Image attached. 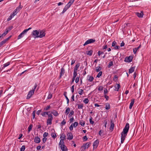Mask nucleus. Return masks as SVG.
<instances>
[{
	"instance_id": "obj_19",
	"label": "nucleus",
	"mask_w": 151,
	"mask_h": 151,
	"mask_svg": "<svg viewBox=\"0 0 151 151\" xmlns=\"http://www.w3.org/2000/svg\"><path fill=\"white\" fill-rule=\"evenodd\" d=\"M61 148L62 151H67L68 148L65 146L63 145V146H60Z\"/></svg>"
},
{
	"instance_id": "obj_28",
	"label": "nucleus",
	"mask_w": 151,
	"mask_h": 151,
	"mask_svg": "<svg viewBox=\"0 0 151 151\" xmlns=\"http://www.w3.org/2000/svg\"><path fill=\"white\" fill-rule=\"evenodd\" d=\"M70 111V108L69 107H68L66 109L65 114L66 115H67L69 113Z\"/></svg>"
},
{
	"instance_id": "obj_21",
	"label": "nucleus",
	"mask_w": 151,
	"mask_h": 151,
	"mask_svg": "<svg viewBox=\"0 0 151 151\" xmlns=\"http://www.w3.org/2000/svg\"><path fill=\"white\" fill-rule=\"evenodd\" d=\"M88 148V146H87V144H85L83 145L81 147V148H82V150L84 151L86 149Z\"/></svg>"
},
{
	"instance_id": "obj_2",
	"label": "nucleus",
	"mask_w": 151,
	"mask_h": 151,
	"mask_svg": "<svg viewBox=\"0 0 151 151\" xmlns=\"http://www.w3.org/2000/svg\"><path fill=\"white\" fill-rule=\"evenodd\" d=\"M39 31L37 30H33L32 33V36L35 38L39 37Z\"/></svg>"
},
{
	"instance_id": "obj_9",
	"label": "nucleus",
	"mask_w": 151,
	"mask_h": 151,
	"mask_svg": "<svg viewBox=\"0 0 151 151\" xmlns=\"http://www.w3.org/2000/svg\"><path fill=\"white\" fill-rule=\"evenodd\" d=\"M34 142L36 143H39L40 142V138L38 136L35 137L34 139Z\"/></svg>"
},
{
	"instance_id": "obj_58",
	"label": "nucleus",
	"mask_w": 151,
	"mask_h": 151,
	"mask_svg": "<svg viewBox=\"0 0 151 151\" xmlns=\"http://www.w3.org/2000/svg\"><path fill=\"white\" fill-rule=\"evenodd\" d=\"M116 42H115V41H113V43H112V47H114L116 45Z\"/></svg>"
},
{
	"instance_id": "obj_33",
	"label": "nucleus",
	"mask_w": 151,
	"mask_h": 151,
	"mask_svg": "<svg viewBox=\"0 0 151 151\" xmlns=\"http://www.w3.org/2000/svg\"><path fill=\"white\" fill-rule=\"evenodd\" d=\"M79 124H80L82 126H84L85 124V122L81 120L80 121Z\"/></svg>"
},
{
	"instance_id": "obj_15",
	"label": "nucleus",
	"mask_w": 151,
	"mask_h": 151,
	"mask_svg": "<svg viewBox=\"0 0 151 151\" xmlns=\"http://www.w3.org/2000/svg\"><path fill=\"white\" fill-rule=\"evenodd\" d=\"M94 79L93 77L92 76H88L87 77V80L90 82L92 81Z\"/></svg>"
},
{
	"instance_id": "obj_50",
	"label": "nucleus",
	"mask_w": 151,
	"mask_h": 151,
	"mask_svg": "<svg viewBox=\"0 0 151 151\" xmlns=\"http://www.w3.org/2000/svg\"><path fill=\"white\" fill-rule=\"evenodd\" d=\"M25 149V146L24 145L22 146L20 149V151H24Z\"/></svg>"
},
{
	"instance_id": "obj_64",
	"label": "nucleus",
	"mask_w": 151,
	"mask_h": 151,
	"mask_svg": "<svg viewBox=\"0 0 151 151\" xmlns=\"http://www.w3.org/2000/svg\"><path fill=\"white\" fill-rule=\"evenodd\" d=\"M47 139L45 137H44V138L42 139V141H43V143H45V142H46V141Z\"/></svg>"
},
{
	"instance_id": "obj_27",
	"label": "nucleus",
	"mask_w": 151,
	"mask_h": 151,
	"mask_svg": "<svg viewBox=\"0 0 151 151\" xmlns=\"http://www.w3.org/2000/svg\"><path fill=\"white\" fill-rule=\"evenodd\" d=\"M32 127H33V125L32 124H30L29 125V126L28 127V131H27V133H29V132H30V131L32 129Z\"/></svg>"
},
{
	"instance_id": "obj_11",
	"label": "nucleus",
	"mask_w": 151,
	"mask_h": 151,
	"mask_svg": "<svg viewBox=\"0 0 151 151\" xmlns=\"http://www.w3.org/2000/svg\"><path fill=\"white\" fill-rule=\"evenodd\" d=\"M45 35V33L44 32H43L42 31H40V32H39V37L40 38H42Z\"/></svg>"
},
{
	"instance_id": "obj_48",
	"label": "nucleus",
	"mask_w": 151,
	"mask_h": 151,
	"mask_svg": "<svg viewBox=\"0 0 151 151\" xmlns=\"http://www.w3.org/2000/svg\"><path fill=\"white\" fill-rule=\"evenodd\" d=\"M50 108V105L47 106L46 107L44 108V110L45 111H48Z\"/></svg>"
},
{
	"instance_id": "obj_10",
	"label": "nucleus",
	"mask_w": 151,
	"mask_h": 151,
	"mask_svg": "<svg viewBox=\"0 0 151 151\" xmlns=\"http://www.w3.org/2000/svg\"><path fill=\"white\" fill-rule=\"evenodd\" d=\"M65 70L63 68H62L61 69V71L60 73V76L59 78H60L62 76L64 75L65 73Z\"/></svg>"
},
{
	"instance_id": "obj_46",
	"label": "nucleus",
	"mask_w": 151,
	"mask_h": 151,
	"mask_svg": "<svg viewBox=\"0 0 151 151\" xmlns=\"http://www.w3.org/2000/svg\"><path fill=\"white\" fill-rule=\"evenodd\" d=\"M84 93L83 90V89H80V91H79L78 93L80 95H82Z\"/></svg>"
},
{
	"instance_id": "obj_25",
	"label": "nucleus",
	"mask_w": 151,
	"mask_h": 151,
	"mask_svg": "<svg viewBox=\"0 0 151 151\" xmlns=\"http://www.w3.org/2000/svg\"><path fill=\"white\" fill-rule=\"evenodd\" d=\"M10 64V62H9L3 65V66L2 67V70L5 67L8 66Z\"/></svg>"
},
{
	"instance_id": "obj_32",
	"label": "nucleus",
	"mask_w": 151,
	"mask_h": 151,
	"mask_svg": "<svg viewBox=\"0 0 151 151\" xmlns=\"http://www.w3.org/2000/svg\"><path fill=\"white\" fill-rule=\"evenodd\" d=\"M24 34L22 32L18 36L17 39L19 40L21 39V38L24 35Z\"/></svg>"
},
{
	"instance_id": "obj_13",
	"label": "nucleus",
	"mask_w": 151,
	"mask_h": 151,
	"mask_svg": "<svg viewBox=\"0 0 151 151\" xmlns=\"http://www.w3.org/2000/svg\"><path fill=\"white\" fill-rule=\"evenodd\" d=\"M99 140L98 139H97L96 141H95L93 143V146L94 147H96V148L98 147L99 145Z\"/></svg>"
},
{
	"instance_id": "obj_23",
	"label": "nucleus",
	"mask_w": 151,
	"mask_h": 151,
	"mask_svg": "<svg viewBox=\"0 0 151 151\" xmlns=\"http://www.w3.org/2000/svg\"><path fill=\"white\" fill-rule=\"evenodd\" d=\"M80 65V64L79 63H78L75 66L74 68V70L77 71L78 69V68L79 67Z\"/></svg>"
},
{
	"instance_id": "obj_26",
	"label": "nucleus",
	"mask_w": 151,
	"mask_h": 151,
	"mask_svg": "<svg viewBox=\"0 0 151 151\" xmlns=\"http://www.w3.org/2000/svg\"><path fill=\"white\" fill-rule=\"evenodd\" d=\"M141 45H139L138 47L133 49V52L134 54H136L137 50L140 47Z\"/></svg>"
},
{
	"instance_id": "obj_14",
	"label": "nucleus",
	"mask_w": 151,
	"mask_h": 151,
	"mask_svg": "<svg viewBox=\"0 0 151 151\" xmlns=\"http://www.w3.org/2000/svg\"><path fill=\"white\" fill-rule=\"evenodd\" d=\"M59 146H63V145L65 146L63 139H61L60 142H59Z\"/></svg>"
},
{
	"instance_id": "obj_47",
	"label": "nucleus",
	"mask_w": 151,
	"mask_h": 151,
	"mask_svg": "<svg viewBox=\"0 0 151 151\" xmlns=\"http://www.w3.org/2000/svg\"><path fill=\"white\" fill-rule=\"evenodd\" d=\"M73 127H76L78 125V123L77 122H75L73 124H72Z\"/></svg>"
},
{
	"instance_id": "obj_54",
	"label": "nucleus",
	"mask_w": 151,
	"mask_h": 151,
	"mask_svg": "<svg viewBox=\"0 0 151 151\" xmlns=\"http://www.w3.org/2000/svg\"><path fill=\"white\" fill-rule=\"evenodd\" d=\"M118 77L117 75H115L114 78V80L116 81L117 80Z\"/></svg>"
},
{
	"instance_id": "obj_17",
	"label": "nucleus",
	"mask_w": 151,
	"mask_h": 151,
	"mask_svg": "<svg viewBox=\"0 0 151 151\" xmlns=\"http://www.w3.org/2000/svg\"><path fill=\"white\" fill-rule=\"evenodd\" d=\"M93 50H90L89 51H87L86 52V53L87 55H88L89 56H91L93 54Z\"/></svg>"
},
{
	"instance_id": "obj_36",
	"label": "nucleus",
	"mask_w": 151,
	"mask_h": 151,
	"mask_svg": "<svg viewBox=\"0 0 151 151\" xmlns=\"http://www.w3.org/2000/svg\"><path fill=\"white\" fill-rule=\"evenodd\" d=\"M66 136L65 135L64 133H63L60 136V138H62L63 139V140L65 139H66Z\"/></svg>"
},
{
	"instance_id": "obj_44",
	"label": "nucleus",
	"mask_w": 151,
	"mask_h": 151,
	"mask_svg": "<svg viewBox=\"0 0 151 151\" xmlns=\"http://www.w3.org/2000/svg\"><path fill=\"white\" fill-rule=\"evenodd\" d=\"M89 122L90 124H93L94 123V121L92 120V118L91 116H90Z\"/></svg>"
},
{
	"instance_id": "obj_45",
	"label": "nucleus",
	"mask_w": 151,
	"mask_h": 151,
	"mask_svg": "<svg viewBox=\"0 0 151 151\" xmlns=\"http://www.w3.org/2000/svg\"><path fill=\"white\" fill-rule=\"evenodd\" d=\"M102 71H100L97 75L96 77L97 78L100 77V76H101L102 75Z\"/></svg>"
},
{
	"instance_id": "obj_43",
	"label": "nucleus",
	"mask_w": 151,
	"mask_h": 151,
	"mask_svg": "<svg viewBox=\"0 0 151 151\" xmlns=\"http://www.w3.org/2000/svg\"><path fill=\"white\" fill-rule=\"evenodd\" d=\"M83 107V104H78V109H82V108Z\"/></svg>"
},
{
	"instance_id": "obj_53",
	"label": "nucleus",
	"mask_w": 151,
	"mask_h": 151,
	"mask_svg": "<svg viewBox=\"0 0 151 151\" xmlns=\"http://www.w3.org/2000/svg\"><path fill=\"white\" fill-rule=\"evenodd\" d=\"M48 135V133L47 132H44L43 134V136L44 137H47V136Z\"/></svg>"
},
{
	"instance_id": "obj_61",
	"label": "nucleus",
	"mask_w": 151,
	"mask_h": 151,
	"mask_svg": "<svg viewBox=\"0 0 151 151\" xmlns=\"http://www.w3.org/2000/svg\"><path fill=\"white\" fill-rule=\"evenodd\" d=\"M74 85H73L72 86L71 88V91L73 93L74 92Z\"/></svg>"
},
{
	"instance_id": "obj_57",
	"label": "nucleus",
	"mask_w": 151,
	"mask_h": 151,
	"mask_svg": "<svg viewBox=\"0 0 151 151\" xmlns=\"http://www.w3.org/2000/svg\"><path fill=\"white\" fill-rule=\"evenodd\" d=\"M52 94H51V93L49 94L48 95V97H47V99H50L52 98Z\"/></svg>"
},
{
	"instance_id": "obj_55",
	"label": "nucleus",
	"mask_w": 151,
	"mask_h": 151,
	"mask_svg": "<svg viewBox=\"0 0 151 151\" xmlns=\"http://www.w3.org/2000/svg\"><path fill=\"white\" fill-rule=\"evenodd\" d=\"M74 120V118L73 117H72L69 120V123H71Z\"/></svg>"
},
{
	"instance_id": "obj_18",
	"label": "nucleus",
	"mask_w": 151,
	"mask_h": 151,
	"mask_svg": "<svg viewBox=\"0 0 151 151\" xmlns=\"http://www.w3.org/2000/svg\"><path fill=\"white\" fill-rule=\"evenodd\" d=\"M135 67H133L130 68L129 70L128 73L129 74L131 73H133L134 70L135 68Z\"/></svg>"
},
{
	"instance_id": "obj_34",
	"label": "nucleus",
	"mask_w": 151,
	"mask_h": 151,
	"mask_svg": "<svg viewBox=\"0 0 151 151\" xmlns=\"http://www.w3.org/2000/svg\"><path fill=\"white\" fill-rule=\"evenodd\" d=\"M51 135L52 137L54 139H55L56 137L57 136L55 133H51Z\"/></svg>"
},
{
	"instance_id": "obj_59",
	"label": "nucleus",
	"mask_w": 151,
	"mask_h": 151,
	"mask_svg": "<svg viewBox=\"0 0 151 151\" xmlns=\"http://www.w3.org/2000/svg\"><path fill=\"white\" fill-rule=\"evenodd\" d=\"M35 111H34L32 113V116H33V119H34L35 118Z\"/></svg>"
},
{
	"instance_id": "obj_42",
	"label": "nucleus",
	"mask_w": 151,
	"mask_h": 151,
	"mask_svg": "<svg viewBox=\"0 0 151 151\" xmlns=\"http://www.w3.org/2000/svg\"><path fill=\"white\" fill-rule=\"evenodd\" d=\"M74 1L75 0H70L69 1L68 3V5H70V6H71L74 2Z\"/></svg>"
},
{
	"instance_id": "obj_1",
	"label": "nucleus",
	"mask_w": 151,
	"mask_h": 151,
	"mask_svg": "<svg viewBox=\"0 0 151 151\" xmlns=\"http://www.w3.org/2000/svg\"><path fill=\"white\" fill-rule=\"evenodd\" d=\"M129 127V124L128 123H126L125 127L124 128L123 131L121 133V143H123L127 135Z\"/></svg>"
},
{
	"instance_id": "obj_37",
	"label": "nucleus",
	"mask_w": 151,
	"mask_h": 151,
	"mask_svg": "<svg viewBox=\"0 0 151 151\" xmlns=\"http://www.w3.org/2000/svg\"><path fill=\"white\" fill-rule=\"evenodd\" d=\"M8 30H6L5 32H4L1 36V37H4L8 33Z\"/></svg>"
},
{
	"instance_id": "obj_51",
	"label": "nucleus",
	"mask_w": 151,
	"mask_h": 151,
	"mask_svg": "<svg viewBox=\"0 0 151 151\" xmlns=\"http://www.w3.org/2000/svg\"><path fill=\"white\" fill-rule=\"evenodd\" d=\"M84 103L86 104L88 103L89 101L88 99L87 98L85 99L83 101Z\"/></svg>"
},
{
	"instance_id": "obj_49",
	"label": "nucleus",
	"mask_w": 151,
	"mask_h": 151,
	"mask_svg": "<svg viewBox=\"0 0 151 151\" xmlns=\"http://www.w3.org/2000/svg\"><path fill=\"white\" fill-rule=\"evenodd\" d=\"M37 84L36 83H35V85L34 86L33 88H32V91H34V92L35 89L37 88Z\"/></svg>"
},
{
	"instance_id": "obj_12",
	"label": "nucleus",
	"mask_w": 151,
	"mask_h": 151,
	"mask_svg": "<svg viewBox=\"0 0 151 151\" xmlns=\"http://www.w3.org/2000/svg\"><path fill=\"white\" fill-rule=\"evenodd\" d=\"M114 123L112 122V121L111 120V125L110 127L109 128V129L111 131H112L114 129Z\"/></svg>"
},
{
	"instance_id": "obj_56",
	"label": "nucleus",
	"mask_w": 151,
	"mask_h": 151,
	"mask_svg": "<svg viewBox=\"0 0 151 151\" xmlns=\"http://www.w3.org/2000/svg\"><path fill=\"white\" fill-rule=\"evenodd\" d=\"M98 56H100L101 54H103L104 53L103 51H98Z\"/></svg>"
},
{
	"instance_id": "obj_16",
	"label": "nucleus",
	"mask_w": 151,
	"mask_h": 151,
	"mask_svg": "<svg viewBox=\"0 0 151 151\" xmlns=\"http://www.w3.org/2000/svg\"><path fill=\"white\" fill-rule=\"evenodd\" d=\"M134 99H132L131 100V102L130 103L129 106V109H132V106L134 105Z\"/></svg>"
},
{
	"instance_id": "obj_4",
	"label": "nucleus",
	"mask_w": 151,
	"mask_h": 151,
	"mask_svg": "<svg viewBox=\"0 0 151 151\" xmlns=\"http://www.w3.org/2000/svg\"><path fill=\"white\" fill-rule=\"evenodd\" d=\"M132 59L133 57L132 56H127L125 58L124 61L126 62H130L132 61Z\"/></svg>"
},
{
	"instance_id": "obj_22",
	"label": "nucleus",
	"mask_w": 151,
	"mask_h": 151,
	"mask_svg": "<svg viewBox=\"0 0 151 151\" xmlns=\"http://www.w3.org/2000/svg\"><path fill=\"white\" fill-rule=\"evenodd\" d=\"M116 85L115 86V89L114 90L115 91H118L119 88H120V85L119 84H116Z\"/></svg>"
},
{
	"instance_id": "obj_31",
	"label": "nucleus",
	"mask_w": 151,
	"mask_h": 151,
	"mask_svg": "<svg viewBox=\"0 0 151 151\" xmlns=\"http://www.w3.org/2000/svg\"><path fill=\"white\" fill-rule=\"evenodd\" d=\"M74 111L73 110H71L69 114L68 115V117H71V116L72 115H73L74 114Z\"/></svg>"
},
{
	"instance_id": "obj_3",
	"label": "nucleus",
	"mask_w": 151,
	"mask_h": 151,
	"mask_svg": "<svg viewBox=\"0 0 151 151\" xmlns=\"http://www.w3.org/2000/svg\"><path fill=\"white\" fill-rule=\"evenodd\" d=\"M96 41L95 39H90L87 40L84 44L83 46H85L88 44L92 43Z\"/></svg>"
},
{
	"instance_id": "obj_20",
	"label": "nucleus",
	"mask_w": 151,
	"mask_h": 151,
	"mask_svg": "<svg viewBox=\"0 0 151 151\" xmlns=\"http://www.w3.org/2000/svg\"><path fill=\"white\" fill-rule=\"evenodd\" d=\"M53 119L48 118L47 119V125H51L52 124V121Z\"/></svg>"
},
{
	"instance_id": "obj_41",
	"label": "nucleus",
	"mask_w": 151,
	"mask_h": 151,
	"mask_svg": "<svg viewBox=\"0 0 151 151\" xmlns=\"http://www.w3.org/2000/svg\"><path fill=\"white\" fill-rule=\"evenodd\" d=\"M103 87L102 86H98V89L99 91H101L103 90Z\"/></svg>"
},
{
	"instance_id": "obj_30",
	"label": "nucleus",
	"mask_w": 151,
	"mask_h": 151,
	"mask_svg": "<svg viewBox=\"0 0 151 151\" xmlns=\"http://www.w3.org/2000/svg\"><path fill=\"white\" fill-rule=\"evenodd\" d=\"M31 29H32L31 27H29L27 29H25L22 32V33L23 34H24V35L29 30Z\"/></svg>"
},
{
	"instance_id": "obj_5",
	"label": "nucleus",
	"mask_w": 151,
	"mask_h": 151,
	"mask_svg": "<svg viewBox=\"0 0 151 151\" xmlns=\"http://www.w3.org/2000/svg\"><path fill=\"white\" fill-rule=\"evenodd\" d=\"M136 15L139 18H142L143 16V11H141L140 12H136L135 13Z\"/></svg>"
},
{
	"instance_id": "obj_40",
	"label": "nucleus",
	"mask_w": 151,
	"mask_h": 151,
	"mask_svg": "<svg viewBox=\"0 0 151 151\" xmlns=\"http://www.w3.org/2000/svg\"><path fill=\"white\" fill-rule=\"evenodd\" d=\"M113 65V62L112 61H110L109 63V64L108 65V68H110L111 66Z\"/></svg>"
},
{
	"instance_id": "obj_7",
	"label": "nucleus",
	"mask_w": 151,
	"mask_h": 151,
	"mask_svg": "<svg viewBox=\"0 0 151 151\" xmlns=\"http://www.w3.org/2000/svg\"><path fill=\"white\" fill-rule=\"evenodd\" d=\"M34 93V91H32V90L30 91L28 93L27 95V99H28L30 98L32 95Z\"/></svg>"
},
{
	"instance_id": "obj_62",
	"label": "nucleus",
	"mask_w": 151,
	"mask_h": 151,
	"mask_svg": "<svg viewBox=\"0 0 151 151\" xmlns=\"http://www.w3.org/2000/svg\"><path fill=\"white\" fill-rule=\"evenodd\" d=\"M48 118L53 119V116L52 114H50L48 115Z\"/></svg>"
},
{
	"instance_id": "obj_52",
	"label": "nucleus",
	"mask_w": 151,
	"mask_h": 151,
	"mask_svg": "<svg viewBox=\"0 0 151 151\" xmlns=\"http://www.w3.org/2000/svg\"><path fill=\"white\" fill-rule=\"evenodd\" d=\"M79 78H80V76L77 77L76 79V80H75V82L76 83H77L79 81Z\"/></svg>"
},
{
	"instance_id": "obj_60",
	"label": "nucleus",
	"mask_w": 151,
	"mask_h": 151,
	"mask_svg": "<svg viewBox=\"0 0 151 151\" xmlns=\"http://www.w3.org/2000/svg\"><path fill=\"white\" fill-rule=\"evenodd\" d=\"M69 129L70 131H72L73 129V124H72L69 127Z\"/></svg>"
},
{
	"instance_id": "obj_6",
	"label": "nucleus",
	"mask_w": 151,
	"mask_h": 151,
	"mask_svg": "<svg viewBox=\"0 0 151 151\" xmlns=\"http://www.w3.org/2000/svg\"><path fill=\"white\" fill-rule=\"evenodd\" d=\"M68 137L67 139L69 140H72L73 138V136L71 132L68 133L67 134Z\"/></svg>"
},
{
	"instance_id": "obj_63",
	"label": "nucleus",
	"mask_w": 151,
	"mask_h": 151,
	"mask_svg": "<svg viewBox=\"0 0 151 151\" xmlns=\"http://www.w3.org/2000/svg\"><path fill=\"white\" fill-rule=\"evenodd\" d=\"M66 124V122L65 121V119H64L63 121L61 122V124L62 125H64Z\"/></svg>"
},
{
	"instance_id": "obj_24",
	"label": "nucleus",
	"mask_w": 151,
	"mask_h": 151,
	"mask_svg": "<svg viewBox=\"0 0 151 151\" xmlns=\"http://www.w3.org/2000/svg\"><path fill=\"white\" fill-rule=\"evenodd\" d=\"M51 112L55 116H57L58 115V113L55 110H53V111H51Z\"/></svg>"
},
{
	"instance_id": "obj_38",
	"label": "nucleus",
	"mask_w": 151,
	"mask_h": 151,
	"mask_svg": "<svg viewBox=\"0 0 151 151\" xmlns=\"http://www.w3.org/2000/svg\"><path fill=\"white\" fill-rule=\"evenodd\" d=\"M13 28V27L12 26H9L8 27L6 28V30H8V32L10 31L11 30H12Z\"/></svg>"
},
{
	"instance_id": "obj_29",
	"label": "nucleus",
	"mask_w": 151,
	"mask_h": 151,
	"mask_svg": "<svg viewBox=\"0 0 151 151\" xmlns=\"http://www.w3.org/2000/svg\"><path fill=\"white\" fill-rule=\"evenodd\" d=\"M105 108L106 110H108L110 108V105L109 104L107 103L106 104Z\"/></svg>"
},
{
	"instance_id": "obj_8",
	"label": "nucleus",
	"mask_w": 151,
	"mask_h": 151,
	"mask_svg": "<svg viewBox=\"0 0 151 151\" xmlns=\"http://www.w3.org/2000/svg\"><path fill=\"white\" fill-rule=\"evenodd\" d=\"M70 5H68V4H67V5L64 7L63 12H61V14H63L64 13L66 10L70 7Z\"/></svg>"
},
{
	"instance_id": "obj_39",
	"label": "nucleus",
	"mask_w": 151,
	"mask_h": 151,
	"mask_svg": "<svg viewBox=\"0 0 151 151\" xmlns=\"http://www.w3.org/2000/svg\"><path fill=\"white\" fill-rule=\"evenodd\" d=\"M77 71L74 70L73 73V77L76 78V77L77 75Z\"/></svg>"
},
{
	"instance_id": "obj_35",
	"label": "nucleus",
	"mask_w": 151,
	"mask_h": 151,
	"mask_svg": "<svg viewBox=\"0 0 151 151\" xmlns=\"http://www.w3.org/2000/svg\"><path fill=\"white\" fill-rule=\"evenodd\" d=\"M101 69V67L100 66L97 67L96 68V70L97 72L100 71Z\"/></svg>"
}]
</instances>
